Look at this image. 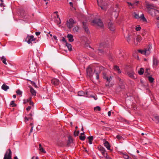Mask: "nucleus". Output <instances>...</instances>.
Returning a JSON list of instances; mask_svg holds the SVG:
<instances>
[{"label": "nucleus", "instance_id": "obj_30", "mask_svg": "<svg viewBox=\"0 0 159 159\" xmlns=\"http://www.w3.org/2000/svg\"><path fill=\"white\" fill-rule=\"evenodd\" d=\"M1 60L2 61V62L5 65H7V63L6 62V59L4 56L1 57Z\"/></svg>", "mask_w": 159, "mask_h": 159}, {"label": "nucleus", "instance_id": "obj_5", "mask_svg": "<svg viewBox=\"0 0 159 159\" xmlns=\"http://www.w3.org/2000/svg\"><path fill=\"white\" fill-rule=\"evenodd\" d=\"M3 159H12L11 158V152L10 149H8L6 151Z\"/></svg>", "mask_w": 159, "mask_h": 159}, {"label": "nucleus", "instance_id": "obj_45", "mask_svg": "<svg viewBox=\"0 0 159 159\" xmlns=\"http://www.w3.org/2000/svg\"><path fill=\"white\" fill-rule=\"evenodd\" d=\"M10 105H11L12 107L16 106V104L14 103V101H11L10 103Z\"/></svg>", "mask_w": 159, "mask_h": 159}, {"label": "nucleus", "instance_id": "obj_4", "mask_svg": "<svg viewBox=\"0 0 159 159\" xmlns=\"http://www.w3.org/2000/svg\"><path fill=\"white\" fill-rule=\"evenodd\" d=\"M146 7L148 9V12L149 13V11H152L154 10H155L157 8V7L156 5L154 4H146Z\"/></svg>", "mask_w": 159, "mask_h": 159}, {"label": "nucleus", "instance_id": "obj_23", "mask_svg": "<svg viewBox=\"0 0 159 159\" xmlns=\"http://www.w3.org/2000/svg\"><path fill=\"white\" fill-rule=\"evenodd\" d=\"M80 27L78 26H75L73 29V31L75 33H77L79 31Z\"/></svg>", "mask_w": 159, "mask_h": 159}, {"label": "nucleus", "instance_id": "obj_27", "mask_svg": "<svg viewBox=\"0 0 159 159\" xmlns=\"http://www.w3.org/2000/svg\"><path fill=\"white\" fill-rule=\"evenodd\" d=\"M98 68H96V69L94 71V72L95 73V75H96V78L97 80L99 79V73H100V72H97L96 71V70H98Z\"/></svg>", "mask_w": 159, "mask_h": 159}, {"label": "nucleus", "instance_id": "obj_63", "mask_svg": "<svg viewBox=\"0 0 159 159\" xmlns=\"http://www.w3.org/2000/svg\"><path fill=\"white\" fill-rule=\"evenodd\" d=\"M31 98H30L29 99H27L26 100V101H27V102H30V101H31Z\"/></svg>", "mask_w": 159, "mask_h": 159}, {"label": "nucleus", "instance_id": "obj_7", "mask_svg": "<svg viewBox=\"0 0 159 159\" xmlns=\"http://www.w3.org/2000/svg\"><path fill=\"white\" fill-rule=\"evenodd\" d=\"M103 77L104 79L107 80L108 83H110L112 78V77L110 76L109 77L107 75V74L105 73H103Z\"/></svg>", "mask_w": 159, "mask_h": 159}, {"label": "nucleus", "instance_id": "obj_11", "mask_svg": "<svg viewBox=\"0 0 159 159\" xmlns=\"http://www.w3.org/2000/svg\"><path fill=\"white\" fill-rule=\"evenodd\" d=\"M26 39L27 40V42L28 44H30L32 43V41H34L35 40V39L34 38V36L32 35L28 37Z\"/></svg>", "mask_w": 159, "mask_h": 159}, {"label": "nucleus", "instance_id": "obj_48", "mask_svg": "<svg viewBox=\"0 0 159 159\" xmlns=\"http://www.w3.org/2000/svg\"><path fill=\"white\" fill-rule=\"evenodd\" d=\"M116 138L120 140L122 138V137L120 135H117L116 136Z\"/></svg>", "mask_w": 159, "mask_h": 159}, {"label": "nucleus", "instance_id": "obj_26", "mask_svg": "<svg viewBox=\"0 0 159 159\" xmlns=\"http://www.w3.org/2000/svg\"><path fill=\"white\" fill-rule=\"evenodd\" d=\"M114 69L115 70L117 71L118 73H120L121 71L119 68V67L117 66H114Z\"/></svg>", "mask_w": 159, "mask_h": 159}, {"label": "nucleus", "instance_id": "obj_1", "mask_svg": "<svg viewBox=\"0 0 159 159\" xmlns=\"http://www.w3.org/2000/svg\"><path fill=\"white\" fill-rule=\"evenodd\" d=\"M152 48L151 45H149L148 46L145 48L143 50H139L138 51L141 54L147 56L150 54Z\"/></svg>", "mask_w": 159, "mask_h": 159}, {"label": "nucleus", "instance_id": "obj_57", "mask_svg": "<svg viewBox=\"0 0 159 159\" xmlns=\"http://www.w3.org/2000/svg\"><path fill=\"white\" fill-rule=\"evenodd\" d=\"M31 108V107L30 106H29L26 108V110L27 111H30Z\"/></svg>", "mask_w": 159, "mask_h": 159}, {"label": "nucleus", "instance_id": "obj_6", "mask_svg": "<svg viewBox=\"0 0 159 159\" xmlns=\"http://www.w3.org/2000/svg\"><path fill=\"white\" fill-rule=\"evenodd\" d=\"M145 38V37L142 38L140 35H138L136 38V40L137 42H136L135 41H134V44L135 45H137L138 44V43H140Z\"/></svg>", "mask_w": 159, "mask_h": 159}, {"label": "nucleus", "instance_id": "obj_55", "mask_svg": "<svg viewBox=\"0 0 159 159\" xmlns=\"http://www.w3.org/2000/svg\"><path fill=\"white\" fill-rule=\"evenodd\" d=\"M146 34V31H144V33H142L141 34L142 36L144 37H145V35Z\"/></svg>", "mask_w": 159, "mask_h": 159}, {"label": "nucleus", "instance_id": "obj_33", "mask_svg": "<svg viewBox=\"0 0 159 159\" xmlns=\"http://www.w3.org/2000/svg\"><path fill=\"white\" fill-rule=\"evenodd\" d=\"M144 72V70L143 68L140 69V70L138 71V73L140 75H142Z\"/></svg>", "mask_w": 159, "mask_h": 159}, {"label": "nucleus", "instance_id": "obj_38", "mask_svg": "<svg viewBox=\"0 0 159 159\" xmlns=\"http://www.w3.org/2000/svg\"><path fill=\"white\" fill-rule=\"evenodd\" d=\"M85 139V137L84 136L81 135L80 136V139L81 140H84Z\"/></svg>", "mask_w": 159, "mask_h": 159}, {"label": "nucleus", "instance_id": "obj_36", "mask_svg": "<svg viewBox=\"0 0 159 159\" xmlns=\"http://www.w3.org/2000/svg\"><path fill=\"white\" fill-rule=\"evenodd\" d=\"M148 79L149 82L151 83L153 82L154 80V79L151 76H149L148 77Z\"/></svg>", "mask_w": 159, "mask_h": 159}, {"label": "nucleus", "instance_id": "obj_43", "mask_svg": "<svg viewBox=\"0 0 159 159\" xmlns=\"http://www.w3.org/2000/svg\"><path fill=\"white\" fill-rule=\"evenodd\" d=\"M79 133V131H78L77 132H76L75 131L74 132V135L75 136H77L78 135Z\"/></svg>", "mask_w": 159, "mask_h": 159}, {"label": "nucleus", "instance_id": "obj_42", "mask_svg": "<svg viewBox=\"0 0 159 159\" xmlns=\"http://www.w3.org/2000/svg\"><path fill=\"white\" fill-rule=\"evenodd\" d=\"M108 44V43H101L100 45V46L101 47H105L106 46L105 45H107V44Z\"/></svg>", "mask_w": 159, "mask_h": 159}, {"label": "nucleus", "instance_id": "obj_32", "mask_svg": "<svg viewBox=\"0 0 159 159\" xmlns=\"http://www.w3.org/2000/svg\"><path fill=\"white\" fill-rule=\"evenodd\" d=\"M97 1L98 5L100 7H101V8L102 10H106L107 8V6H103V5L101 6L99 4V3L98 0H97Z\"/></svg>", "mask_w": 159, "mask_h": 159}, {"label": "nucleus", "instance_id": "obj_35", "mask_svg": "<svg viewBox=\"0 0 159 159\" xmlns=\"http://www.w3.org/2000/svg\"><path fill=\"white\" fill-rule=\"evenodd\" d=\"M141 19L144 22H147L146 19L145 18L143 14H142L140 17Z\"/></svg>", "mask_w": 159, "mask_h": 159}, {"label": "nucleus", "instance_id": "obj_37", "mask_svg": "<svg viewBox=\"0 0 159 159\" xmlns=\"http://www.w3.org/2000/svg\"><path fill=\"white\" fill-rule=\"evenodd\" d=\"M94 109L95 111H99L101 110V108L99 106H97L96 107H95L94 108Z\"/></svg>", "mask_w": 159, "mask_h": 159}, {"label": "nucleus", "instance_id": "obj_14", "mask_svg": "<svg viewBox=\"0 0 159 159\" xmlns=\"http://www.w3.org/2000/svg\"><path fill=\"white\" fill-rule=\"evenodd\" d=\"M109 29L111 31H114L115 30V27L114 25L111 22H109L108 24Z\"/></svg>", "mask_w": 159, "mask_h": 159}, {"label": "nucleus", "instance_id": "obj_2", "mask_svg": "<svg viewBox=\"0 0 159 159\" xmlns=\"http://www.w3.org/2000/svg\"><path fill=\"white\" fill-rule=\"evenodd\" d=\"M92 22L94 25L99 27H102L103 26V24L102 22L99 19H95L92 21Z\"/></svg>", "mask_w": 159, "mask_h": 159}, {"label": "nucleus", "instance_id": "obj_49", "mask_svg": "<svg viewBox=\"0 0 159 159\" xmlns=\"http://www.w3.org/2000/svg\"><path fill=\"white\" fill-rule=\"evenodd\" d=\"M89 43H90L89 41H88V42H87V43H85V46L87 47H89V48H90V46L89 45Z\"/></svg>", "mask_w": 159, "mask_h": 159}, {"label": "nucleus", "instance_id": "obj_52", "mask_svg": "<svg viewBox=\"0 0 159 159\" xmlns=\"http://www.w3.org/2000/svg\"><path fill=\"white\" fill-rule=\"evenodd\" d=\"M107 154H105V156H104L106 157V159H111L110 157L109 156H107Z\"/></svg>", "mask_w": 159, "mask_h": 159}, {"label": "nucleus", "instance_id": "obj_34", "mask_svg": "<svg viewBox=\"0 0 159 159\" xmlns=\"http://www.w3.org/2000/svg\"><path fill=\"white\" fill-rule=\"evenodd\" d=\"M73 140L72 138L70 136L68 137V140L67 142V145H69L72 142Z\"/></svg>", "mask_w": 159, "mask_h": 159}, {"label": "nucleus", "instance_id": "obj_53", "mask_svg": "<svg viewBox=\"0 0 159 159\" xmlns=\"http://www.w3.org/2000/svg\"><path fill=\"white\" fill-rule=\"evenodd\" d=\"M62 41L65 42L66 43H66H67V41H66V39H65L64 37H63L62 38Z\"/></svg>", "mask_w": 159, "mask_h": 159}, {"label": "nucleus", "instance_id": "obj_15", "mask_svg": "<svg viewBox=\"0 0 159 159\" xmlns=\"http://www.w3.org/2000/svg\"><path fill=\"white\" fill-rule=\"evenodd\" d=\"M98 148L99 150L101 152L102 155L105 156V154H107V153L105 148L101 146L98 147Z\"/></svg>", "mask_w": 159, "mask_h": 159}, {"label": "nucleus", "instance_id": "obj_54", "mask_svg": "<svg viewBox=\"0 0 159 159\" xmlns=\"http://www.w3.org/2000/svg\"><path fill=\"white\" fill-rule=\"evenodd\" d=\"M118 80L120 81L121 83H122L123 82V80L121 79L120 78L118 77Z\"/></svg>", "mask_w": 159, "mask_h": 159}, {"label": "nucleus", "instance_id": "obj_62", "mask_svg": "<svg viewBox=\"0 0 159 159\" xmlns=\"http://www.w3.org/2000/svg\"><path fill=\"white\" fill-rule=\"evenodd\" d=\"M69 4H70V6L71 7H73V3L72 2H69Z\"/></svg>", "mask_w": 159, "mask_h": 159}, {"label": "nucleus", "instance_id": "obj_47", "mask_svg": "<svg viewBox=\"0 0 159 159\" xmlns=\"http://www.w3.org/2000/svg\"><path fill=\"white\" fill-rule=\"evenodd\" d=\"M89 140L93 141V137L92 136H89L88 138Z\"/></svg>", "mask_w": 159, "mask_h": 159}, {"label": "nucleus", "instance_id": "obj_12", "mask_svg": "<svg viewBox=\"0 0 159 159\" xmlns=\"http://www.w3.org/2000/svg\"><path fill=\"white\" fill-rule=\"evenodd\" d=\"M52 83L54 85H58L60 83L59 80L57 79L54 78L51 80Z\"/></svg>", "mask_w": 159, "mask_h": 159}, {"label": "nucleus", "instance_id": "obj_50", "mask_svg": "<svg viewBox=\"0 0 159 159\" xmlns=\"http://www.w3.org/2000/svg\"><path fill=\"white\" fill-rule=\"evenodd\" d=\"M98 53L99 54V55H101V54L102 53V52H103V51L102 50H100V49H98Z\"/></svg>", "mask_w": 159, "mask_h": 159}, {"label": "nucleus", "instance_id": "obj_29", "mask_svg": "<svg viewBox=\"0 0 159 159\" xmlns=\"http://www.w3.org/2000/svg\"><path fill=\"white\" fill-rule=\"evenodd\" d=\"M126 39L127 42L129 43L131 40V35L129 34H128L127 36L126 37Z\"/></svg>", "mask_w": 159, "mask_h": 159}, {"label": "nucleus", "instance_id": "obj_19", "mask_svg": "<svg viewBox=\"0 0 159 159\" xmlns=\"http://www.w3.org/2000/svg\"><path fill=\"white\" fill-rule=\"evenodd\" d=\"M153 63V67H156L158 65V61L157 59L154 58Z\"/></svg>", "mask_w": 159, "mask_h": 159}, {"label": "nucleus", "instance_id": "obj_46", "mask_svg": "<svg viewBox=\"0 0 159 159\" xmlns=\"http://www.w3.org/2000/svg\"><path fill=\"white\" fill-rule=\"evenodd\" d=\"M141 29V28L139 26L136 27L135 28V30L137 31H139Z\"/></svg>", "mask_w": 159, "mask_h": 159}, {"label": "nucleus", "instance_id": "obj_25", "mask_svg": "<svg viewBox=\"0 0 159 159\" xmlns=\"http://www.w3.org/2000/svg\"><path fill=\"white\" fill-rule=\"evenodd\" d=\"M153 121H155L156 123H159V118L158 116H155L153 119Z\"/></svg>", "mask_w": 159, "mask_h": 159}, {"label": "nucleus", "instance_id": "obj_31", "mask_svg": "<svg viewBox=\"0 0 159 159\" xmlns=\"http://www.w3.org/2000/svg\"><path fill=\"white\" fill-rule=\"evenodd\" d=\"M66 46L67 47L68 50L70 51H71L72 50V46L71 45L68 43H66Z\"/></svg>", "mask_w": 159, "mask_h": 159}, {"label": "nucleus", "instance_id": "obj_44", "mask_svg": "<svg viewBox=\"0 0 159 159\" xmlns=\"http://www.w3.org/2000/svg\"><path fill=\"white\" fill-rule=\"evenodd\" d=\"M16 93L19 95H21L22 94V92L20 90H18L16 91Z\"/></svg>", "mask_w": 159, "mask_h": 159}, {"label": "nucleus", "instance_id": "obj_9", "mask_svg": "<svg viewBox=\"0 0 159 159\" xmlns=\"http://www.w3.org/2000/svg\"><path fill=\"white\" fill-rule=\"evenodd\" d=\"M86 73L87 76L89 77H92L93 75V73L92 72V69L90 67H88L87 69Z\"/></svg>", "mask_w": 159, "mask_h": 159}, {"label": "nucleus", "instance_id": "obj_28", "mask_svg": "<svg viewBox=\"0 0 159 159\" xmlns=\"http://www.w3.org/2000/svg\"><path fill=\"white\" fill-rule=\"evenodd\" d=\"M39 150L40 152H41L43 153H46V152L44 150L43 148H42L41 144H39Z\"/></svg>", "mask_w": 159, "mask_h": 159}, {"label": "nucleus", "instance_id": "obj_64", "mask_svg": "<svg viewBox=\"0 0 159 159\" xmlns=\"http://www.w3.org/2000/svg\"><path fill=\"white\" fill-rule=\"evenodd\" d=\"M0 6L1 7H4L5 6L3 4V2H1L0 4Z\"/></svg>", "mask_w": 159, "mask_h": 159}, {"label": "nucleus", "instance_id": "obj_61", "mask_svg": "<svg viewBox=\"0 0 159 159\" xmlns=\"http://www.w3.org/2000/svg\"><path fill=\"white\" fill-rule=\"evenodd\" d=\"M111 111H109L108 112V116H111Z\"/></svg>", "mask_w": 159, "mask_h": 159}, {"label": "nucleus", "instance_id": "obj_24", "mask_svg": "<svg viewBox=\"0 0 159 159\" xmlns=\"http://www.w3.org/2000/svg\"><path fill=\"white\" fill-rule=\"evenodd\" d=\"M139 2H136L135 3H134L133 4H132L130 2H127V3L128 4L129 6V8H134V4H137Z\"/></svg>", "mask_w": 159, "mask_h": 159}, {"label": "nucleus", "instance_id": "obj_41", "mask_svg": "<svg viewBox=\"0 0 159 159\" xmlns=\"http://www.w3.org/2000/svg\"><path fill=\"white\" fill-rule=\"evenodd\" d=\"M31 84L35 88H37V85H36L35 83L33 81H31Z\"/></svg>", "mask_w": 159, "mask_h": 159}, {"label": "nucleus", "instance_id": "obj_20", "mask_svg": "<svg viewBox=\"0 0 159 159\" xmlns=\"http://www.w3.org/2000/svg\"><path fill=\"white\" fill-rule=\"evenodd\" d=\"M2 89L5 91H7L9 89V87L5 84H3L1 87Z\"/></svg>", "mask_w": 159, "mask_h": 159}, {"label": "nucleus", "instance_id": "obj_17", "mask_svg": "<svg viewBox=\"0 0 159 159\" xmlns=\"http://www.w3.org/2000/svg\"><path fill=\"white\" fill-rule=\"evenodd\" d=\"M87 92H86L85 93L83 91H80L78 92V95L80 96H85L87 97V96L86 95L87 94Z\"/></svg>", "mask_w": 159, "mask_h": 159}, {"label": "nucleus", "instance_id": "obj_51", "mask_svg": "<svg viewBox=\"0 0 159 159\" xmlns=\"http://www.w3.org/2000/svg\"><path fill=\"white\" fill-rule=\"evenodd\" d=\"M57 18L59 19V22H58H58L57 23V24H60L61 23V20H60V18L59 17V15L58 14L57 15Z\"/></svg>", "mask_w": 159, "mask_h": 159}, {"label": "nucleus", "instance_id": "obj_59", "mask_svg": "<svg viewBox=\"0 0 159 159\" xmlns=\"http://www.w3.org/2000/svg\"><path fill=\"white\" fill-rule=\"evenodd\" d=\"M40 34V32H36L35 33V34L37 36L39 35Z\"/></svg>", "mask_w": 159, "mask_h": 159}, {"label": "nucleus", "instance_id": "obj_40", "mask_svg": "<svg viewBox=\"0 0 159 159\" xmlns=\"http://www.w3.org/2000/svg\"><path fill=\"white\" fill-rule=\"evenodd\" d=\"M32 118L31 117H30L28 118L26 116H25V122H26L28 120H29L30 119H32Z\"/></svg>", "mask_w": 159, "mask_h": 159}, {"label": "nucleus", "instance_id": "obj_10", "mask_svg": "<svg viewBox=\"0 0 159 159\" xmlns=\"http://www.w3.org/2000/svg\"><path fill=\"white\" fill-rule=\"evenodd\" d=\"M156 9L153 10L152 11H149V13L153 16L159 15V11Z\"/></svg>", "mask_w": 159, "mask_h": 159}, {"label": "nucleus", "instance_id": "obj_22", "mask_svg": "<svg viewBox=\"0 0 159 159\" xmlns=\"http://www.w3.org/2000/svg\"><path fill=\"white\" fill-rule=\"evenodd\" d=\"M104 146L107 148L108 150H110V146L109 143L107 141H105L104 143Z\"/></svg>", "mask_w": 159, "mask_h": 159}, {"label": "nucleus", "instance_id": "obj_60", "mask_svg": "<svg viewBox=\"0 0 159 159\" xmlns=\"http://www.w3.org/2000/svg\"><path fill=\"white\" fill-rule=\"evenodd\" d=\"M33 127H34L33 126H32L31 127V129L30 130V133H31L33 131Z\"/></svg>", "mask_w": 159, "mask_h": 159}, {"label": "nucleus", "instance_id": "obj_8", "mask_svg": "<svg viewBox=\"0 0 159 159\" xmlns=\"http://www.w3.org/2000/svg\"><path fill=\"white\" fill-rule=\"evenodd\" d=\"M127 75L131 78L132 79L135 78V73L133 70H131L127 72Z\"/></svg>", "mask_w": 159, "mask_h": 159}, {"label": "nucleus", "instance_id": "obj_13", "mask_svg": "<svg viewBox=\"0 0 159 159\" xmlns=\"http://www.w3.org/2000/svg\"><path fill=\"white\" fill-rule=\"evenodd\" d=\"M83 28L85 30V32L87 33V34H89V31L88 28V25L87 23L86 22H83Z\"/></svg>", "mask_w": 159, "mask_h": 159}, {"label": "nucleus", "instance_id": "obj_39", "mask_svg": "<svg viewBox=\"0 0 159 159\" xmlns=\"http://www.w3.org/2000/svg\"><path fill=\"white\" fill-rule=\"evenodd\" d=\"M123 156L124 158L125 159H127L129 158V156L125 154H123Z\"/></svg>", "mask_w": 159, "mask_h": 159}, {"label": "nucleus", "instance_id": "obj_18", "mask_svg": "<svg viewBox=\"0 0 159 159\" xmlns=\"http://www.w3.org/2000/svg\"><path fill=\"white\" fill-rule=\"evenodd\" d=\"M67 37L68 38L69 41L70 42H72L74 41V39L73 38V36L71 34H68L67 35Z\"/></svg>", "mask_w": 159, "mask_h": 159}, {"label": "nucleus", "instance_id": "obj_21", "mask_svg": "<svg viewBox=\"0 0 159 159\" xmlns=\"http://www.w3.org/2000/svg\"><path fill=\"white\" fill-rule=\"evenodd\" d=\"M30 91L32 95L33 96H35L36 93V91L33 89L32 87H30Z\"/></svg>", "mask_w": 159, "mask_h": 159}, {"label": "nucleus", "instance_id": "obj_58", "mask_svg": "<svg viewBox=\"0 0 159 159\" xmlns=\"http://www.w3.org/2000/svg\"><path fill=\"white\" fill-rule=\"evenodd\" d=\"M157 26V28H159V22L157 21L156 23Z\"/></svg>", "mask_w": 159, "mask_h": 159}, {"label": "nucleus", "instance_id": "obj_3", "mask_svg": "<svg viewBox=\"0 0 159 159\" xmlns=\"http://www.w3.org/2000/svg\"><path fill=\"white\" fill-rule=\"evenodd\" d=\"M76 22V21L70 18L67 20L66 25L68 28L70 29L72 27L73 24H75Z\"/></svg>", "mask_w": 159, "mask_h": 159}, {"label": "nucleus", "instance_id": "obj_16", "mask_svg": "<svg viewBox=\"0 0 159 159\" xmlns=\"http://www.w3.org/2000/svg\"><path fill=\"white\" fill-rule=\"evenodd\" d=\"M116 9L114 10V11L112 12V15L113 14L114 15V17L116 18L118 16V12L119 11V10L117 8V7H116Z\"/></svg>", "mask_w": 159, "mask_h": 159}, {"label": "nucleus", "instance_id": "obj_56", "mask_svg": "<svg viewBox=\"0 0 159 159\" xmlns=\"http://www.w3.org/2000/svg\"><path fill=\"white\" fill-rule=\"evenodd\" d=\"M134 17L135 18H137V19H138L139 18V15L138 14H135Z\"/></svg>", "mask_w": 159, "mask_h": 159}]
</instances>
